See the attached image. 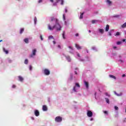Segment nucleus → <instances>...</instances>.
I'll return each mask as SVG.
<instances>
[{
    "mask_svg": "<svg viewBox=\"0 0 126 126\" xmlns=\"http://www.w3.org/2000/svg\"><path fill=\"white\" fill-rule=\"evenodd\" d=\"M53 21H54L55 25L52 27V26H51L50 24H48V28L49 30L53 31V30H54V29L56 28L57 31H61V30H62V27L59 23V20H58V19H56L54 17H52L51 18L50 22L51 23H53Z\"/></svg>",
    "mask_w": 126,
    "mask_h": 126,
    "instance_id": "nucleus-1",
    "label": "nucleus"
},
{
    "mask_svg": "<svg viewBox=\"0 0 126 126\" xmlns=\"http://www.w3.org/2000/svg\"><path fill=\"white\" fill-rule=\"evenodd\" d=\"M55 121L57 123H61L63 121V118L61 116H57L55 118Z\"/></svg>",
    "mask_w": 126,
    "mask_h": 126,
    "instance_id": "nucleus-2",
    "label": "nucleus"
},
{
    "mask_svg": "<svg viewBox=\"0 0 126 126\" xmlns=\"http://www.w3.org/2000/svg\"><path fill=\"white\" fill-rule=\"evenodd\" d=\"M87 115L88 117H89V118H91V117L93 116V113H92V111L90 110H88Z\"/></svg>",
    "mask_w": 126,
    "mask_h": 126,
    "instance_id": "nucleus-3",
    "label": "nucleus"
},
{
    "mask_svg": "<svg viewBox=\"0 0 126 126\" xmlns=\"http://www.w3.org/2000/svg\"><path fill=\"white\" fill-rule=\"evenodd\" d=\"M37 50L36 49L32 50V53L30 56V58H33V56H36V52Z\"/></svg>",
    "mask_w": 126,
    "mask_h": 126,
    "instance_id": "nucleus-4",
    "label": "nucleus"
},
{
    "mask_svg": "<svg viewBox=\"0 0 126 126\" xmlns=\"http://www.w3.org/2000/svg\"><path fill=\"white\" fill-rule=\"evenodd\" d=\"M44 74H45V75H49L50 72V70H49V69H45L44 70Z\"/></svg>",
    "mask_w": 126,
    "mask_h": 126,
    "instance_id": "nucleus-5",
    "label": "nucleus"
},
{
    "mask_svg": "<svg viewBox=\"0 0 126 126\" xmlns=\"http://www.w3.org/2000/svg\"><path fill=\"white\" fill-rule=\"evenodd\" d=\"M34 115L36 117H39L40 115V112L37 110L34 111Z\"/></svg>",
    "mask_w": 126,
    "mask_h": 126,
    "instance_id": "nucleus-6",
    "label": "nucleus"
},
{
    "mask_svg": "<svg viewBox=\"0 0 126 126\" xmlns=\"http://www.w3.org/2000/svg\"><path fill=\"white\" fill-rule=\"evenodd\" d=\"M42 110L44 112H46V111H48V107H47L46 105H43L42 107Z\"/></svg>",
    "mask_w": 126,
    "mask_h": 126,
    "instance_id": "nucleus-7",
    "label": "nucleus"
},
{
    "mask_svg": "<svg viewBox=\"0 0 126 126\" xmlns=\"http://www.w3.org/2000/svg\"><path fill=\"white\" fill-rule=\"evenodd\" d=\"M84 83L86 88H89V83L88 82L85 81Z\"/></svg>",
    "mask_w": 126,
    "mask_h": 126,
    "instance_id": "nucleus-8",
    "label": "nucleus"
},
{
    "mask_svg": "<svg viewBox=\"0 0 126 126\" xmlns=\"http://www.w3.org/2000/svg\"><path fill=\"white\" fill-rule=\"evenodd\" d=\"M110 30V26L109 25H107L105 28V31L106 32H108Z\"/></svg>",
    "mask_w": 126,
    "mask_h": 126,
    "instance_id": "nucleus-9",
    "label": "nucleus"
},
{
    "mask_svg": "<svg viewBox=\"0 0 126 126\" xmlns=\"http://www.w3.org/2000/svg\"><path fill=\"white\" fill-rule=\"evenodd\" d=\"M75 47L77 50H81V46H79L78 44H75Z\"/></svg>",
    "mask_w": 126,
    "mask_h": 126,
    "instance_id": "nucleus-10",
    "label": "nucleus"
},
{
    "mask_svg": "<svg viewBox=\"0 0 126 126\" xmlns=\"http://www.w3.org/2000/svg\"><path fill=\"white\" fill-rule=\"evenodd\" d=\"M18 78H19V80L21 82H22L24 80L23 77H21V76H19Z\"/></svg>",
    "mask_w": 126,
    "mask_h": 126,
    "instance_id": "nucleus-11",
    "label": "nucleus"
},
{
    "mask_svg": "<svg viewBox=\"0 0 126 126\" xmlns=\"http://www.w3.org/2000/svg\"><path fill=\"white\" fill-rule=\"evenodd\" d=\"M66 59L67 61L69 62L71 61V59H70V57L69 56H66Z\"/></svg>",
    "mask_w": 126,
    "mask_h": 126,
    "instance_id": "nucleus-12",
    "label": "nucleus"
},
{
    "mask_svg": "<svg viewBox=\"0 0 126 126\" xmlns=\"http://www.w3.org/2000/svg\"><path fill=\"white\" fill-rule=\"evenodd\" d=\"M99 33H101V34H103L104 33V29H99Z\"/></svg>",
    "mask_w": 126,
    "mask_h": 126,
    "instance_id": "nucleus-13",
    "label": "nucleus"
},
{
    "mask_svg": "<svg viewBox=\"0 0 126 126\" xmlns=\"http://www.w3.org/2000/svg\"><path fill=\"white\" fill-rule=\"evenodd\" d=\"M24 41L25 43H26V44H28V43H29V40L28 38H25Z\"/></svg>",
    "mask_w": 126,
    "mask_h": 126,
    "instance_id": "nucleus-14",
    "label": "nucleus"
},
{
    "mask_svg": "<svg viewBox=\"0 0 126 126\" xmlns=\"http://www.w3.org/2000/svg\"><path fill=\"white\" fill-rule=\"evenodd\" d=\"M109 77H110L111 78H113L114 79H117V78L116 77V76L113 75H109Z\"/></svg>",
    "mask_w": 126,
    "mask_h": 126,
    "instance_id": "nucleus-15",
    "label": "nucleus"
},
{
    "mask_svg": "<svg viewBox=\"0 0 126 126\" xmlns=\"http://www.w3.org/2000/svg\"><path fill=\"white\" fill-rule=\"evenodd\" d=\"M3 52H4V53H5V54H8V50H6L5 49V48H3Z\"/></svg>",
    "mask_w": 126,
    "mask_h": 126,
    "instance_id": "nucleus-16",
    "label": "nucleus"
},
{
    "mask_svg": "<svg viewBox=\"0 0 126 126\" xmlns=\"http://www.w3.org/2000/svg\"><path fill=\"white\" fill-rule=\"evenodd\" d=\"M60 2V0H56V2L53 3V5H57L58 2Z\"/></svg>",
    "mask_w": 126,
    "mask_h": 126,
    "instance_id": "nucleus-17",
    "label": "nucleus"
},
{
    "mask_svg": "<svg viewBox=\"0 0 126 126\" xmlns=\"http://www.w3.org/2000/svg\"><path fill=\"white\" fill-rule=\"evenodd\" d=\"M23 32H24V28L21 29L20 31V33L22 34V33H23Z\"/></svg>",
    "mask_w": 126,
    "mask_h": 126,
    "instance_id": "nucleus-18",
    "label": "nucleus"
},
{
    "mask_svg": "<svg viewBox=\"0 0 126 126\" xmlns=\"http://www.w3.org/2000/svg\"><path fill=\"white\" fill-rule=\"evenodd\" d=\"M96 22H98V20H94L92 21V23L93 24H94V23H96Z\"/></svg>",
    "mask_w": 126,
    "mask_h": 126,
    "instance_id": "nucleus-19",
    "label": "nucleus"
},
{
    "mask_svg": "<svg viewBox=\"0 0 126 126\" xmlns=\"http://www.w3.org/2000/svg\"><path fill=\"white\" fill-rule=\"evenodd\" d=\"M121 27L122 28H126V22L124 24H123V25H122Z\"/></svg>",
    "mask_w": 126,
    "mask_h": 126,
    "instance_id": "nucleus-20",
    "label": "nucleus"
},
{
    "mask_svg": "<svg viewBox=\"0 0 126 126\" xmlns=\"http://www.w3.org/2000/svg\"><path fill=\"white\" fill-rule=\"evenodd\" d=\"M105 99L106 103H107L108 104L110 103V100L108 99V98H105Z\"/></svg>",
    "mask_w": 126,
    "mask_h": 126,
    "instance_id": "nucleus-21",
    "label": "nucleus"
},
{
    "mask_svg": "<svg viewBox=\"0 0 126 126\" xmlns=\"http://www.w3.org/2000/svg\"><path fill=\"white\" fill-rule=\"evenodd\" d=\"M106 2L110 5L112 4V1H111L110 0H107Z\"/></svg>",
    "mask_w": 126,
    "mask_h": 126,
    "instance_id": "nucleus-22",
    "label": "nucleus"
},
{
    "mask_svg": "<svg viewBox=\"0 0 126 126\" xmlns=\"http://www.w3.org/2000/svg\"><path fill=\"white\" fill-rule=\"evenodd\" d=\"M63 39H65V33L64 32H63Z\"/></svg>",
    "mask_w": 126,
    "mask_h": 126,
    "instance_id": "nucleus-23",
    "label": "nucleus"
},
{
    "mask_svg": "<svg viewBox=\"0 0 126 126\" xmlns=\"http://www.w3.org/2000/svg\"><path fill=\"white\" fill-rule=\"evenodd\" d=\"M83 14H84V13L81 14L80 16V19H82L83 18Z\"/></svg>",
    "mask_w": 126,
    "mask_h": 126,
    "instance_id": "nucleus-24",
    "label": "nucleus"
},
{
    "mask_svg": "<svg viewBox=\"0 0 126 126\" xmlns=\"http://www.w3.org/2000/svg\"><path fill=\"white\" fill-rule=\"evenodd\" d=\"M24 63H25V64H28V60L26 59L25 60V62Z\"/></svg>",
    "mask_w": 126,
    "mask_h": 126,
    "instance_id": "nucleus-25",
    "label": "nucleus"
},
{
    "mask_svg": "<svg viewBox=\"0 0 126 126\" xmlns=\"http://www.w3.org/2000/svg\"><path fill=\"white\" fill-rule=\"evenodd\" d=\"M75 85L77 86V87H78V88H80V85H79V84L76 83Z\"/></svg>",
    "mask_w": 126,
    "mask_h": 126,
    "instance_id": "nucleus-26",
    "label": "nucleus"
},
{
    "mask_svg": "<svg viewBox=\"0 0 126 126\" xmlns=\"http://www.w3.org/2000/svg\"><path fill=\"white\" fill-rule=\"evenodd\" d=\"M114 109L115 110H116V111H118L119 110V107L117 106H114Z\"/></svg>",
    "mask_w": 126,
    "mask_h": 126,
    "instance_id": "nucleus-27",
    "label": "nucleus"
},
{
    "mask_svg": "<svg viewBox=\"0 0 126 126\" xmlns=\"http://www.w3.org/2000/svg\"><path fill=\"white\" fill-rule=\"evenodd\" d=\"M116 95H117V96H122V95H123V94L122 93H120V94H117V93L115 92Z\"/></svg>",
    "mask_w": 126,
    "mask_h": 126,
    "instance_id": "nucleus-28",
    "label": "nucleus"
},
{
    "mask_svg": "<svg viewBox=\"0 0 126 126\" xmlns=\"http://www.w3.org/2000/svg\"><path fill=\"white\" fill-rule=\"evenodd\" d=\"M120 35H121L120 32H117L115 36H120Z\"/></svg>",
    "mask_w": 126,
    "mask_h": 126,
    "instance_id": "nucleus-29",
    "label": "nucleus"
},
{
    "mask_svg": "<svg viewBox=\"0 0 126 126\" xmlns=\"http://www.w3.org/2000/svg\"><path fill=\"white\" fill-rule=\"evenodd\" d=\"M48 38L50 39H54V36H53L52 35H50L49 37H48Z\"/></svg>",
    "mask_w": 126,
    "mask_h": 126,
    "instance_id": "nucleus-30",
    "label": "nucleus"
},
{
    "mask_svg": "<svg viewBox=\"0 0 126 126\" xmlns=\"http://www.w3.org/2000/svg\"><path fill=\"white\" fill-rule=\"evenodd\" d=\"M122 43H123L122 41H118L117 42V45H121V44H122Z\"/></svg>",
    "mask_w": 126,
    "mask_h": 126,
    "instance_id": "nucleus-31",
    "label": "nucleus"
},
{
    "mask_svg": "<svg viewBox=\"0 0 126 126\" xmlns=\"http://www.w3.org/2000/svg\"><path fill=\"white\" fill-rule=\"evenodd\" d=\"M34 23L36 24V22H37V18L35 17L34 19Z\"/></svg>",
    "mask_w": 126,
    "mask_h": 126,
    "instance_id": "nucleus-32",
    "label": "nucleus"
},
{
    "mask_svg": "<svg viewBox=\"0 0 126 126\" xmlns=\"http://www.w3.org/2000/svg\"><path fill=\"white\" fill-rule=\"evenodd\" d=\"M104 114H105V115H108V111H103Z\"/></svg>",
    "mask_w": 126,
    "mask_h": 126,
    "instance_id": "nucleus-33",
    "label": "nucleus"
},
{
    "mask_svg": "<svg viewBox=\"0 0 126 126\" xmlns=\"http://www.w3.org/2000/svg\"><path fill=\"white\" fill-rule=\"evenodd\" d=\"M105 95L106 96H108V97H110V94H108V93H105Z\"/></svg>",
    "mask_w": 126,
    "mask_h": 126,
    "instance_id": "nucleus-34",
    "label": "nucleus"
},
{
    "mask_svg": "<svg viewBox=\"0 0 126 126\" xmlns=\"http://www.w3.org/2000/svg\"><path fill=\"white\" fill-rule=\"evenodd\" d=\"M69 49H70V50H71L72 51L73 50V48H72V47L71 46H68Z\"/></svg>",
    "mask_w": 126,
    "mask_h": 126,
    "instance_id": "nucleus-35",
    "label": "nucleus"
},
{
    "mask_svg": "<svg viewBox=\"0 0 126 126\" xmlns=\"http://www.w3.org/2000/svg\"><path fill=\"white\" fill-rule=\"evenodd\" d=\"M42 1H43V0H39L38 3H41V2H42Z\"/></svg>",
    "mask_w": 126,
    "mask_h": 126,
    "instance_id": "nucleus-36",
    "label": "nucleus"
},
{
    "mask_svg": "<svg viewBox=\"0 0 126 126\" xmlns=\"http://www.w3.org/2000/svg\"><path fill=\"white\" fill-rule=\"evenodd\" d=\"M63 0H61V4L62 5H63Z\"/></svg>",
    "mask_w": 126,
    "mask_h": 126,
    "instance_id": "nucleus-37",
    "label": "nucleus"
},
{
    "mask_svg": "<svg viewBox=\"0 0 126 126\" xmlns=\"http://www.w3.org/2000/svg\"><path fill=\"white\" fill-rule=\"evenodd\" d=\"M63 20H65V16H64V14L63 15Z\"/></svg>",
    "mask_w": 126,
    "mask_h": 126,
    "instance_id": "nucleus-38",
    "label": "nucleus"
},
{
    "mask_svg": "<svg viewBox=\"0 0 126 126\" xmlns=\"http://www.w3.org/2000/svg\"><path fill=\"white\" fill-rule=\"evenodd\" d=\"M114 17H120V15H115Z\"/></svg>",
    "mask_w": 126,
    "mask_h": 126,
    "instance_id": "nucleus-39",
    "label": "nucleus"
},
{
    "mask_svg": "<svg viewBox=\"0 0 126 126\" xmlns=\"http://www.w3.org/2000/svg\"><path fill=\"white\" fill-rule=\"evenodd\" d=\"M16 86H15V85H13L12 86V88H16Z\"/></svg>",
    "mask_w": 126,
    "mask_h": 126,
    "instance_id": "nucleus-40",
    "label": "nucleus"
},
{
    "mask_svg": "<svg viewBox=\"0 0 126 126\" xmlns=\"http://www.w3.org/2000/svg\"><path fill=\"white\" fill-rule=\"evenodd\" d=\"M65 12L66 13L67 12V8H65Z\"/></svg>",
    "mask_w": 126,
    "mask_h": 126,
    "instance_id": "nucleus-41",
    "label": "nucleus"
},
{
    "mask_svg": "<svg viewBox=\"0 0 126 126\" xmlns=\"http://www.w3.org/2000/svg\"><path fill=\"white\" fill-rule=\"evenodd\" d=\"M73 90H74V91H75V92H76V90L75 89V87H73Z\"/></svg>",
    "mask_w": 126,
    "mask_h": 126,
    "instance_id": "nucleus-42",
    "label": "nucleus"
},
{
    "mask_svg": "<svg viewBox=\"0 0 126 126\" xmlns=\"http://www.w3.org/2000/svg\"><path fill=\"white\" fill-rule=\"evenodd\" d=\"M108 34H109V36H112V33H111V32H109Z\"/></svg>",
    "mask_w": 126,
    "mask_h": 126,
    "instance_id": "nucleus-43",
    "label": "nucleus"
},
{
    "mask_svg": "<svg viewBox=\"0 0 126 126\" xmlns=\"http://www.w3.org/2000/svg\"><path fill=\"white\" fill-rule=\"evenodd\" d=\"M40 39L41 41H43V37L42 36V35H40Z\"/></svg>",
    "mask_w": 126,
    "mask_h": 126,
    "instance_id": "nucleus-44",
    "label": "nucleus"
},
{
    "mask_svg": "<svg viewBox=\"0 0 126 126\" xmlns=\"http://www.w3.org/2000/svg\"><path fill=\"white\" fill-rule=\"evenodd\" d=\"M32 69V66H30V70H31Z\"/></svg>",
    "mask_w": 126,
    "mask_h": 126,
    "instance_id": "nucleus-45",
    "label": "nucleus"
},
{
    "mask_svg": "<svg viewBox=\"0 0 126 126\" xmlns=\"http://www.w3.org/2000/svg\"><path fill=\"white\" fill-rule=\"evenodd\" d=\"M79 34L78 33H76V34H75V36H76V37H77V36H79Z\"/></svg>",
    "mask_w": 126,
    "mask_h": 126,
    "instance_id": "nucleus-46",
    "label": "nucleus"
},
{
    "mask_svg": "<svg viewBox=\"0 0 126 126\" xmlns=\"http://www.w3.org/2000/svg\"><path fill=\"white\" fill-rule=\"evenodd\" d=\"M77 56L79 57H80V55L79 53H78L77 54Z\"/></svg>",
    "mask_w": 126,
    "mask_h": 126,
    "instance_id": "nucleus-47",
    "label": "nucleus"
},
{
    "mask_svg": "<svg viewBox=\"0 0 126 126\" xmlns=\"http://www.w3.org/2000/svg\"><path fill=\"white\" fill-rule=\"evenodd\" d=\"M126 76V74H123V75H122V77H125Z\"/></svg>",
    "mask_w": 126,
    "mask_h": 126,
    "instance_id": "nucleus-48",
    "label": "nucleus"
},
{
    "mask_svg": "<svg viewBox=\"0 0 126 126\" xmlns=\"http://www.w3.org/2000/svg\"><path fill=\"white\" fill-rule=\"evenodd\" d=\"M126 39H123V42H126Z\"/></svg>",
    "mask_w": 126,
    "mask_h": 126,
    "instance_id": "nucleus-49",
    "label": "nucleus"
},
{
    "mask_svg": "<svg viewBox=\"0 0 126 126\" xmlns=\"http://www.w3.org/2000/svg\"><path fill=\"white\" fill-rule=\"evenodd\" d=\"M51 2H54V0H50Z\"/></svg>",
    "mask_w": 126,
    "mask_h": 126,
    "instance_id": "nucleus-50",
    "label": "nucleus"
},
{
    "mask_svg": "<svg viewBox=\"0 0 126 126\" xmlns=\"http://www.w3.org/2000/svg\"><path fill=\"white\" fill-rule=\"evenodd\" d=\"M53 44L55 45V44H56V41H53Z\"/></svg>",
    "mask_w": 126,
    "mask_h": 126,
    "instance_id": "nucleus-51",
    "label": "nucleus"
},
{
    "mask_svg": "<svg viewBox=\"0 0 126 126\" xmlns=\"http://www.w3.org/2000/svg\"><path fill=\"white\" fill-rule=\"evenodd\" d=\"M58 48H60V49H61V45H58Z\"/></svg>",
    "mask_w": 126,
    "mask_h": 126,
    "instance_id": "nucleus-52",
    "label": "nucleus"
},
{
    "mask_svg": "<svg viewBox=\"0 0 126 126\" xmlns=\"http://www.w3.org/2000/svg\"><path fill=\"white\" fill-rule=\"evenodd\" d=\"M120 62H121V63H124V61H123L122 60H120Z\"/></svg>",
    "mask_w": 126,
    "mask_h": 126,
    "instance_id": "nucleus-53",
    "label": "nucleus"
},
{
    "mask_svg": "<svg viewBox=\"0 0 126 126\" xmlns=\"http://www.w3.org/2000/svg\"><path fill=\"white\" fill-rule=\"evenodd\" d=\"M113 48H114V49H117V47H116V46H114Z\"/></svg>",
    "mask_w": 126,
    "mask_h": 126,
    "instance_id": "nucleus-54",
    "label": "nucleus"
},
{
    "mask_svg": "<svg viewBox=\"0 0 126 126\" xmlns=\"http://www.w3.org/2000/svg\"><path fill=\"white\" fill-rule=\"evenodd\" d=\"M75 73L76 74H77V71H75Z\"/></svg>",
    "mask_w": 126,
    "mask_h": 126,
    "instance_id": "nucleus-55",
    "label": "nucleus"
},
{
    "mask_svg": "<svg viewBox=\"0 0 126 126\" xmlns=\"http://www.w3.org/2000/svg\"><path fill=\"white\" fill-rule=\"evenodd\" d=\"M89 33H91V31L90 30L89 31Z\"/></svg>",
    "mask_w": 126,
    "mask_h": 126,
    "instance_id": "nucleus-56",
    "label": "nucleus"
},
{
    "mask_svg": "<svg viewBox=\"0 0 126 126\" xmlns=\"http://www.w3.org/2000/svg\"><path fill=\"white\" fill-rule=\"evenodd\" d=\"M96 94H97L96 93H95V94H94L95 96H96Z\"/></svg>",
    "mask_w": 126,
    "mask_h": 126,
    "instance_id": "nucleus-57",
    "label": "nucleus"
},
{
    "mask_svg": "<svg viewBox=\"0 0 126 126\" xmlns=\"http://www.w3.org/2000/svg\"><path fill=\"white\" fill-rule=\"evenodd\" d=\"M0 42H2V40H0Z\"/></svg>",
    "mask_w": 126,
    "mask_h": 126,
    "instance_id": "nucleus-58",
    "label": "nucleus"
},
{
    "mask_svg": "<svg viewBox=\"0 0 126 126\" xmlns=\"http://www.w3.org/2000/svg\"><path fill=\"white\" fill-rule=\"evenodd\" d=\"M77 69H78V68H76V70H77Z\"/></svg>",
    "mask_w": 126,
    "mask_h": 126,
    "instance_id": "nucleus-59",
    "label": "nucleus"
},
{
    "mask_svg": "<svg viewBox=\"0 0 126 126\" xmlns=\"http://www.w3.org/2000/svg\"><path fill=\"white\" fill-rule=\"evenodd\" d=\"M82 61V62H83V61H84V60H81Z\"/></svg>",
    "mask_w": 126,
    "mask_h": 126,
    "instance_id": "nucleus-60",
    "label": "nucleus"
},
{
    "mask_svg": "<svg viewBox=\"0 0 126 126\" xmlns=\"http://www.w3.org/2000/svg\"><path fill=\"white\" fill-rule=\"evenodd\" d=\"M125 112H126V109Z\"/></svg>",
    "mask_w": 126,
    "mask_h": 126,
    "instance_id": "nucleus-61",
    "label": "nucleus"
}]
</instances>
